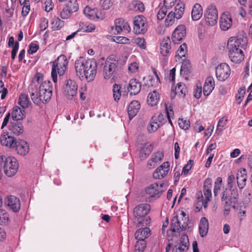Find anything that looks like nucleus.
<instances>
[{
    "mask_svg": "<svg viewBox=\"0 0 252 252\" xmlns=\"http://www.w3.org/2000/svg\"><path fill=\"white\" fill-rule=\"evenodd\" d=\"M139 157L142 159L146 158L151 153L153 147L151 144L148 143H141L139 146Z\"/></svg>",
    "mask_w": 252,
    "mask_h": 252,
    "instance_id": "30",
    "label": "nucleus"
},
{
    "mask_svg": "<svg viewBox=\"0 0 252 252\" xmlns=\"http://www.w3.org/2000/svg\"><path fill=\"white\" fill-rule=\"evenodd\" d=\"M151 230L147 227L138 229L135 234V237L137 240H145L150 235Z\"/></svg>",
    "mask_w": 252,
    "mask_h": 252,
    "instance_id": "34",
    "label": "nucleus"
},
{
    "mask_svg": "<svg viewBox=\"0 0 252 252\" xmlns=\"http://www.w3.org/2000/svg\"><path fill=\"white\" fill-rule=\"evenodd\" d=\"M9 221L8 214L4 210L0 209V224H6Z\"/></svg>",
    "mask_w": 252,
    "mask_h": 252,
    "instance_id": "52",
    "label": "nucleus"
},
{
    "mask_svg": "<svg viewBox=\"0 0 252 252\" xmlns=\"http://www.w3.org/2000/svg\"><path fill=\"white\" fill-rule=\"evenodd\" d=\"M187 52V46L186 43H184L181 45L176 52V61L177 59L179 60L182 59L184 61L185 59H182V58H185Z\"/></svg>",
    "mask_w": 252,
    "mask_h": 252,
    "instance_id": "40",
    "label": "nucleus"
},
{
    "mask_svg": "<svg viewBox=\"0 0 252 252\" xmlns=\"http://www.w3.org/2000/svg\"><path fill=\"white\" fill-rule=\"evenodd\" d=\"M72 13L69 11L67 7H64L60 13V16L62 19H65L68 18Z\"/></svg>",
    "mask_w": 252,
    "mask_h": 252,
    "instance_id": "60",
    "label": "nucleus"
},
{
    "mask_svg": "<svg viewBox=\"0 0 252 252\" xmlns=\"http://www.w3.org/2000/svg\"><path fill=\"white\" fill-rule=\"evenodd\" d=\"M178 124L180 128L183 129H188L190 126V123L188 120H184L183 119H179Z\"/></svg>",
    "mask_w": 252,
    "mask_h": 252,
    "instance_id": "59",
    "label": "nucleus"
},
{
    "mask_svg": "<svg viewBox=\"0 0 252 252\" xmlns=\"http://www.w3.org/2000/svg\"><path fill=\"white\" fill-rule=\"evenodd\" d=\"M133 43L136 44L137 46L142 49L146 48V42L144 38L142 37H135L132 39Z\"/></svg>",
    "mask_w": 252,
    "mask_h": 252,
    "instance_id": "47",
    "label": "nucleus"
},
{
    "mask_svg": "<svg viewBox=\"0 0 252 252\" xmlns=\"http://www.w3.org/2000/svg\"><path fill=\"white\" fill-rule=\"evenodd\" d=\"M232 20L229 13H223L220 16V28L223 31L228 30L232 26Z\"/></svg>",
    "mask_w": 252,
    "mask_h": 252,
    "instance_id": "20",
    "label": "nucleus"
},
{
    "mask_svg": "<svg viewBox=\"0 0 252 252\" xmlns=\"http://www.w3.org/2000/svg\"><path fill=\"white\" fill-rule=\"evenodd\" d=\"M51 25L52 29L54 30H59L63 27L64 23L58 17H55L53 19Z\"/></svg>",
    "mask_w": 252,
    "mask_h": 252,
    "instance_id": "46",
    "label": "nucleus"
},
{
    "mask_svg": "<svg viewBox=\"0 0 252 252\" xmlns=\"http://www.w3.org/2000/svg\"><path fill=\"white\" fill-rule=\"evenodd\" d=\"M113 97L115 101H118L121 96V87L115 84L113 86Z\"/></svg>",
    "mask_w": 252,
    "mask_h": 252,
    "instance_id": "50",
    "label": "nucleus"
},
{
    "mask_svg": "<svg viewBox=\"0 0 252 252\" xmlns=\"http://www.w3.org/2000/svg\"><path fill=\"white\" fill-rule=\"evenodd\" d=\"M187 92L185 85L182 83H178L175 89V94L179 96H184Z\"/></svg>",
    "mask_w": 252,
    "mask_h": 252,
    "instance_id": "43",
    "label": "nucleus"
},
{
    "mask_svg": "<svg viewBox=\"0 0 252 252\" xmlns=\"http://www.w3.org/2000/svg\"><path fill=\"white\" fill-rule=\"evenodd\" d=\"M222 178L220 177H218L215 182L213 192L215 197L217 196L219 194L222 185Z\"/></svg>",
    "mask_w": 252,
    "mask_h": 252,
    "instance_id": "48",
    "label": "nucleus"
},
{
    "mask_svg": "<svg viewBox=\"0 0 252 252\" xmlns=\"http://www.w3.org/2000/svg\"><path fill=\"white\" fill-rule=\"evenodd\" d=\"M115 25L120 26L125 33H128L130 31V28L127 22L122 19H116L115 21Z\"/></svg>",
    "mask_w": 252,
    "mask_h": 252,
    "instance_id": "42",
    "label": "nucleus"
},
{
    "mask_svg": "<svg viewBox=\"0 0 252 252\" xmlns=\"http://www.w3.org/2000/svg\"><path fill=\"white\" fill-rule=\"evenodd\" d=\"M208 201L206 198L204 199L203 196L201 192H199L197 194V202L199 206H203L204 208L207 207Z\"/></svg>",
    "mask_w": 252,
    "mask_h": 252,
    "instance_id": "51",
    "label": "nucleus"
},
{
    "mask_svg": "<svg viewBox=\"0 0 252 252\" xmlns=\"http://www.w3.org/2000/svg\"><path fill=\"white\" fill-rule=\"evenodd\" d=\"M26 116V112L24 109L18 106H14L11 112V117L13 120L18 121L23 120Z\"/></svg>",
    "mask_w": 252,
    "mask_h": 252,
    "instance_id": "29",
    "label": "nucleus"
},
{
    "mask_svg": "<svg viewBox=\"0 0 252 252\" xmlns=\"http://www.w3.org/2000/svg\"><path fill=\"white\" fill-rule=\"evenodd\" d=\"M30 101L28 95L25 94H21L19 98V104L23 108L28 107Z\"/></svg>",
    "mask_w": 252,
    "mask_h": 252,
    "instance_id": "44",
    "label": "nucleus"
},
{
    "mask_svg": "<svg viewBox=\"0 0 252 252\" xmlns=\"http://www.w3.org/2000/svg\"><path fill=\"white\" fill-rule=\"evenodd\" d=\"M66 7L69 8V11L71 12H74L78 9V4L75 0L69 1L67 2Z\"/></svg>",
    "mask_w": 252,
    "mask_h": 252,
    "instance_id": "56",
    "label": "nucleus"
},
{
    "mask_svg": "<svg viewBox=\"0 0 252 252\" xmlns=\"http://www.w3.org/2000/svg\"><path fill=\"white\" fill-rule=\"evenodd\" d=\"M170 171V163L164 162L153 173V177L156 179H161L166 177Z\"/></svg>",
    "mask_w": 252,
    "mask_h": 252,
    "instance_id": "14",
    "label": "nucleus"
},
{
    "mask_svg": "<svg viewBox=\"0 0 252 252\" xmlns=\"http://www.w3.org/2000/svg\"><path fill=\"white\" fill-rule=\"evenodd\" d=\"M246 36H233L227 41V49L229 58L231 61L239 63L244 59V54L242 49H245L247 45Z\"/></svg>",
    "mask_w": 252,
    "mask_h": 252,
    "instance_id": "2",
    "label": "nucleus"
},
{
    "mask_svg": "<svg viewBox=\"0 0 252 252\" xmlns=\"http://www.w3.org/2000/svg\"><path fill=\"white\" fill-rule=\"evenodd\" d=\"M163 158V153L161 151H158L153 153L148 162V166L150 168H155L158 164L161 161Z\"/></svg>",
    "mask_w": 252,
    "mask_h": 252,
    "instance_id": "21",
    "label": "nucleus"
},
{
    "mask_svg": "<svg viewBox=\"0 0 252 252\" xmlns=\"http://www.w3.org/2000/svg\"><path fill=\"white\" fill-rule=\"evenodd\" d=\"M16 150L19 155L25 156L30 150L28 143L25 140H20L16 142Z\"/></svg>",
    "mask_w": 252,
    "mask_h": 252,
    "instance_id": "28",
    "label": "nucleus"
},
{
    "mask_svg": "<svg viewBox=\"0 0 252 252\" xmlns=\"http://www.w3.org/2000/svg\"><path fill=\"white\" fill-rule=\"evenodd\" d=\"M128 70L131 73L136 72L139 69V65L136 62H132L128 65Z\"/></svg>",
    "mask_w": 252,
    "mask_h": 252,
    "instance_id": "61",
    "label": "nucleus"
},
{
    "mask_svg": "<svg viewBox=\"0 0 252 252\" xmlns=\"http://www.w3.org/2000/svg\"><path fill=\"white\" fill-rule=\"evenodd\" d=\"M228 122V118L226 116L222 117L219 121L216 130V133L218 135L221 134L222 131L224 129Z\"/></svg>",
    "mask_w": 252,
    "mask_h": 252,
    "instance_id": "39",
    "label": "nucleus"
},
{
    "mask_svg": "<svg viewBox=\"0 0 252 252\" xmlns=\"http://www.w3.org/2000/svg\"><path fill=\"white\" fill-rule=\"evenodd\" d=\"M134 7H135V10L136 11H138L140 12H142L144 11L145 10V6L144 4L139 1H137L134 2L133 3Z\"/></svg>",
    "mask_w": 252,
    "mask_h": 252,
    "instance_id": "62",
    "label": "nucleus"
},
{
    "mask_svg": "<svg viewBox=\"0 0 252 252\" xmlns=\"http://www.w3.org/2000/svg\"><path fill=\"white\" fill-rule=\"evenodd\" d=\"M165 189L166 188L164 184L154 183L146 187L145 191L146 193L149 195L148 199L149 201L150 202L159 198Z\"/></svg>",
    "mask_w": 252,
    "mask_h": 252,
    "instance_id": "9",
    "label": "nucleus"
},
{
    "mask_svg": "<svg viewBox=\"0 0 252 252\" xmlns=\"http://www.w3.org/2000/svg\"><path fill=\"white\" fill-rule=\"evenodd\" d=\"M167 9L166 7L162 6L158 10L157 14V18L159 20H162L165 16Z\"/></svg>",
    "mask_w": 252,
    "mask_h": 252,
    "instance_id": "55",
    "label": "nucleus"
},
{
    "mask_svg": "<svg viewBox=\"0 0 252 252\" xmlns=\"http://www.w3.org/2000/svg\"><path fill=\"white\" fill-rule=\"evenodd\" d=\"M134 31L136 34L144 33L148 29V25L146 19L142 15H138L134 18Z\"/></svg>",
    "mask_w": 252,
    "mask_h": 252,
    "instance_id": "12",
    "label": "nucleus"
},
{
    "mask_svg": "<svg viewBox=\"0 0 252 252\" xmlns=\"http://www.w3.org/2000/svg\"><path fill=\"white\" fill-rule=\"evenodd\" d=\"M212 180L209 178H207L204 182L203 193L205 198H206L208 201H210L212 198Z\"/></svg>",
    "mask_w": 252,
    "mask_h": 252,
    "instance_id": "27",
    "label": "nucleus"
},
{
    "mask_svg": "<svg viewBox=\"0 0 252 252\" xmlns=\"http://www.w3.org/2000/svg\"><path fill=\"white\" fill-rule=\"evenodd\" d=\"M209 228V223L208 220L206 218H202L200 220L199 226V231L200 236L202 237L205 236L208 232Z\"/></svg>",
    "mask_w": 252,
    "mask_h": 252,
    "instance_id": "36",
    "label": "nucleus"
},
{
    "mask_svg": "<svg viewBox=\"0 0 252 252\" xmlns=\"http://www.w3.org/2000/svg\"><path fill=\"white\" fill-rule=\"evenodd\" d=\"M68 61L66 56L61 55L55 60L52 65L51 77L55 83L57 82V74L59 75H63L67 68Z\"/></svg>",
    "mask_w": 252,
    "mask_h": 252,
    "instance_id": "6",
    "label": "nucleus"
},
{
    "mask_svg": "<svg viewBox=\"0 0 252 252\" xmlns=\"http://www.w3.org/2000/svg\"><path fill=\"white\" fill-rule=\"evenodd\" d=\"M186 34V29L185 26L181 25L178 26L174 31L172 35V39L174 44H178Z\"/></svg>",
    "mask_w": 252,
    "mask_h": 252,
    "instance_id": "17",
    "label": "nucleus"
},
{
    "mask_svg": "<svg viewBox=\"0 0 252 252\" xmlns=\"http://www.w3.org/2000/svg\"><path fill=\"white\" fill-rule=\"evenodd\" d=\"M171 40L168 36L164 37L160 42V49L161 54L164 56H166L171 50Z\"/></svg>",
    "mask_w": 252,
    "mask_h": 252,
    "instance_id": "26",
    "label": "nucleus"
},
{
    "mask_svg": "<svg viewBox=\"0 0 252 252\" xmlns=\"http://www.w3.org/2000/svg\"><path fill=\"white\" fill-rule=\"evenodd\" d=\"M151 209L150 205L147 203L136 206L133 210V216L137 222L138 226H147L150 222V219L147 216Z\"/></svg>",
    "mask_w": 252,
    "mask_h": 252,
    "instance_id": "5",
    "label": "nucleus"
},
{
    "mask_svg": "<svg viewBox=\"0 0 252 252\" xmlns=\"http://www.w3.org/2000/svg\"><path fill=\"white\" fill-rule=\"evenodd\" d=\"M77 85L74 81L67 80L66 82L64 93L69 99L72 98L77 94Z\"/></svg>",
    "mask_w": 252,
    "mask_h": 252,
    "instance_id": "16",
    "label": "nucleus"
},
{
    "mask_svg": "<svg viewBox=\"0 0 252 252\" xmlns=\"http://www.w3.org/2000/svg\"><path fill=\"white\" fill-rule=\"evenodd\" d=\"M215 85L214 78L211 76L208 77L203 86V93L204 95L208 96L213 90Z\"/></svg>",
    "mask_w": 252,
    "mask_h": 252,
    "instance_id": "25",
    "label": "nucleus"
},
{
    "mask_svg": "<svg viewBox=\"0 0 252 252\" xmlns=\"http://www.w3.org/2000/svg\"><path fill=\"white\" fill-rule=\"evenodd\" d=\"M118 62L112 57L107 58L103 67V76L105 79L112 78L118 69Z\"/></svg>",
    "mask_w": 252,
    "mask_h": 252,
    "instance_id": "8",
    "label": "nucleus"
},
{
    "mask_svg": "<svg viewBox=\"0 0 252 252\" xmlns=\"http://www.w3.org/2000/svg\"><path fill=\"white\" fill-rule=\"evenodd\" d=\"M115 25L120 26L125 33H128L130 31V28L127 22L122 19H116L115 21Z\"/></svg>",
    "mask_w": 252,
    "mask_h": 252,
    "instance_id": "41",
    "label": "nucleus"
},
{
    "mask_svg": "<svg viewBox=\"0 0 252 252\" xmlns=\"http://www.w3.org/2000/svg\"><path fill=\"white\" fill-rule=\"evenodd\" d=\"M79 28L77 31L79 32H91L95 29V26L92 23L80 22L79 24Z\"/></svg>",
    "mask_w": 252,
    "mask_h": 252,
    "instance_id": "37",
    "label": "nucleus"
},
{
    "mask_svg": "<svg viewBox=\"0 0 252 252\" xmlns=\"http://www.w3.org/2000/svg\"><path fill=\"white\" fill-rule=\"evenodd\" d=\"M84 13L91 20H97L99 19H102V18L100 17V13L99 12L97 8H92L89 6H86L84 9Z\"/></svg>",
    "mask_w": 252,
    "mask_h": 252,
    "instance_id": "22",
    "label": "nucleus"
},
{
    "mask_svg": "<svg viewBox=\"0 0 252 252\" xmlns=\"http://www.w3.org/2000/svg\"><path fill=\"white\" fill-rule=\"evenodd\" d=\"M227 185L228 188H232L235 186V178L233 175H230L227 178Z\"/></svg>",
    "mask_w": 252,
    "mask_h": 252,
    "instance_id": "63",
    "label": "nucleus"
},
{
    "mask_svg": "<svg viewBox=\"0 0 252 252\" xmlns=\"http://www.w3.org/2000/svg\"><path fill=\"white\" fill-rule=\"evenodd\" d=\"M29 91L33 102L38 105L42 102L46 103L50 100L52 95V84L49 80L43 81L37 88L34 87V84H31Z\"/></svg>",
    "mask_w": 252,
    "mask_h": 252,
    "instance_id": "3",
    "label": "nucleus"
},
{
    "mask_svg": "<svg viewBox=\"0 0 252 252\" xmlns=\"http://www.w3.org/2000/svg\"><path fill=\"white\" fill-rule=\"evenodd\" d=\"M189 243L187 235H183L180 239V243L174 246L172 252H184L187 251L189 247Z\"/></svg>",
    "mask_w": 252,
    "mask_h": 252,
    "instance_id": "18",
    "label": "nucleus"
},
{
    "mask_svg": "<svg viewBox=\"0 0 252 252\" xmlns=\"http://www.w3.org/2000/svg\"><path fill=\"white\" fill-rule=\"evenodd\" d=\"M113 40L119 44H129L130 40L128 38L124 36L115 37Z\"/></svg>",
    "mask_w": 252,
    "mask_h": 252,
    "instance_id": "57",
    "label": "nucleus"
},
{
    "mask_svg": "<svg viewBox=\"0 0 252 252\" xmlns=\"http://www.w3.org/2000/svg\"><path fill=\"white\" fill-rule=\"evenodd\" d=\"M146 247L145 240H137L135 245V252H143Z\"/></svg>",
    "mask_w": 252,
    "mask_h": 252,
    "instance_id": "49",
    "label": "nucleus"
},
{
    "mask_svg": "<svg viewBox=\"0 0 252 252\" xmlns=\"http://www.w3.org/2000/svg\"><path fill=\"white\" fill-rule=\"evenodd\" d=\"M237 183L238 187L240 189H242L246 185L247 179L246 170L243 169L237 173Z\"/></svg>",
    "mask_w": 252,
    "mask_h": 252,
    "instance_id": "32",
    "label": "nucleus"
},
{
    "mask_svg": "<svg viewBox=\"0 0 252 252\" xmlns=\"http://www.w3.org/2000/svg\"><path fill=\"white\" fill-rule=\"evenodd\" d=\"M141 88V83L137 79H132L129 82L127 90L130 94L135 95L140 92Z\"/></svg>",
    "mask_w": 252,
    "mask_h": 252,
    "instance_id": "24",
    "label": "nucleus"
},
{
    "mask_svg": "<svg viewBox=\"0 0 252 252\" xmlns=\"http://www.w3.org/2000/svg\"><path fill=\"white\" fill-rule=\"evenodd\" d=\"M203 10L201 5L199 3H196L193 6L191 11V17L193 20L197 21L202 16Z\"/></svg>",
    "mask_w": 252,
    "mask_h": 252,
    "instance_id": "35",
    "label": "nucleus"
},
{
    "mask_svg": "<svg viewBox=\"0 0 252 252\" xmlns=\"http://www.w3.org/2000/svg\"><path fill=\"white\" fill-rule=\"evenodd\" d=\"M166 122L164 116L162 114L154 115L150 121L147 126V130L150 133L156 131Z\"/></svg>",
    "mask_w": 252,
    "mask_h": 252,
    "instance_id": "11",
    "label": "nucleus"
},
{
    "mask_svg": "<svg viewBox=\"0 0 252 252\" xmlns=\"http://www.w3.org/2000/svg\"><path fill=\"white\" fill-rule=\"evenodd\" d=\"M43 80V76L41 74L39 73H37L36 75H35L34 77L33 78L32 83L31 84L34 85V87L35 88H38L37 85L40 84L42 82Z\"/></svg>",
    "mask_w": 252,
    "mask_h": 252,
    "instance_id": "54",
    "label": "nucleus"
},
{
    "mask_svg": "<svg viewBox=\"0 0 252 252\" xmlns=\"http://www.w3.org/2000/svg\"><path fill=\"white\" fill-rule=\"evenodd\" d=\"M2 158V166L5 174L8 177H12L18 171L19 163L17 159L13 157H0Z\"/></svg>",
    "mask_w": 252,
    "mask_h": 252,
    "instance_id": "7",
    "label": "nucleus"
},
{
    "mask_svg": "<svg viewBox=\"0 0 252 252\" xmlns=\"http://www.w3.org/2000/svg\"><path fill=\"white\" fill-rule=\"evenodd\" d=\"M176 19V18L173 14L172 11L169 12L165 20V25L167 26L173 25L175 23Z\"/></svg>",
    "mask_w": 252,
    "mask_h": 252,
    "instance_id": "53",
    "label": "nucleus"
},
{
    "mask_svg": "<svg viewBox=\"0 0 252 252\" xmlns=\"http://www.w3.org/2000/svg\"><path fill=\"white\" fill-rule=\"evenodd\" d=\"M230 74V69L226 63H221L216 67V76L219 81H225L229 77Z\"/></svg>",
    "mask_w": 252,
    "mask_h": 252,
    "instance_id": "13",
    "label": "nucleus"
},
{
    "mask_svg": "<svg viewBox=\"0 0 252 252\" xmlns=\"http://www.w3.org/2000/svg\"><path fill=\"white\" fill-rule=\"evenodd\" d=\"M202 94V87L200 83L197 84L196 86V88L194 92V96L196 98H199L200 97Z\"/></svg>",
    "mask_w": 252,
    "mask_h": 252,
    "instance_id": "64",
    "label": "nucleus"
},
{
    "mask_svg": "<svg viewBox=\"0 0 252 252\" xmlns=\"http://www.w3.org/2000/svg\"><path fill=\"white\" fill-rule=\"evenodd\" d=\"M16 139L8 133L3 132L0 136V143L2 145L9 148H14L16 145Z\"/></svg>",
    "mask_w": 252,
    "mask_h": 252,
    "instance_id": "19",
    "label": "nucleus"
},
{
    "mask_svg": "<svg viewBox=\"0 0 252 252\" xmlns=\"http://www.w3.org/2000/svg\"><path fill=\"white\" fill-rule=\"evenodd\" d=\"M76 75L81 79L85 78L88 82L93 81L95 77L97 70L96 61L94 59L85 60L80 57L75 62Z\"/></svg>",
    "mask_w": 252,
    "mask_h": 252,
    "instance_id": "1",
    "label": "nucleus"
},
{
    "mask_svg": "<svg viewBox=\"0 0 252 252\" xmlns=\"http://www.w3.org/2000/svg\"><path fill=\"white\" fill-rule=\"evenodd\" d=\"M230 192H231V195H230V199L231 201H233L232 200L234 199L235 201H236V199L238 198L239 197V192L238 190L237 189L236 187L230 188L229 189Z\"/></svg>",
    "mask_w": 252,
    "mask_h": 252,
    "instance_id": "58",
    "label": "nucleus"
},
{
    "mask_svg": "<svg viewBox=\"0 0 252 252\" xmlns=\"http://www.w3.org/2000/svg\"><path fill=\"white\" fill-rule=\"evenodd\" d=\"M160 94L157 91L155 90L150 92L147 97V102L151 106H156L159 102Z\"/></svg>",
    "mask_w": 252,
    "mask_h": 252,
    "instance_id": "33",
    "label": "nucleus"
},
{
    "mask_svg": "<svg viewBox=\"0 0 252 252\" xmlns=\"http://www.w3.org/2000/svg\"><path fill=\"white\" fill-rule=\"evenodd\" d=\"M140 107V104L139 101L133 100L129 104L127 111L129 118L131 120L138 113Z\"/></svg>",
    "mask_w": 252,
    "mask_h": 252,
    "instance_id": "31",
    "label": "nucleus"
},
{
    "mask_svg": "<svg viewBox=\"0 0 252 252\" xmlns=\"http://www.w3.org/2000/svg\"><path fill=\"white\" fill-rule=\"evenodd\" d=\"M5 205L8 209L13 212H18L21 207V202L19 198L14 195H9L7 197Z\"/></svg>",
    "mask_w": 252,
    "mask_h": 252,
    "instance_id": "15",
    "label": "nucleus"
},
{
    "mask_svg": "<svg viewBox=\"0 0 252 252\" xmlns=\"http://www.w3.org/2000/svg\"><path fill=\"white\" fill-rule=\"evenodd\" d=\"M221 199L222 201L225 202V204L231 203L234 201H231L229 193L227 188H223L222 191L221 193Z\"/></svg>",
    "mask_w": 252,
    "mask_h": 252,
    "instance_id": "45",
    "label": "nucleus"
},
{
    "mask_svg": "<svg viewBox=\"0 0 252 252\" xmlns=\"http://www.w3.org/2000/svg\"><path fill=\"white\" fill-rule=\"evenodd\" d=\"M189 222L188 216L182 210H177L174 214L171 220V231L180 233L186 229Z\"/></svg>",
    "mask_w": 252,
    "mask_h": 252,
    "instance_id": "4",
    "label": "nucleus"
},
{
    "mask_svg": "<svg viewBox=\"0 0 252 252\" xmlns=\"http://www.w3.org/2000/svg\"><path fill=\"white\" fill-rule=\"evenodd\" d=\"M8 129L11 133L16 135L22 134L24 131L23 124L17 121L11 122L9 125Z\"/></svg>",
    "mask_w": 252,
    "mask_h": 252,
    "instance_id": "23",
    "label": "nucleus"
},
{
    "mask_svg": "<svg viewBox=\"0 0 252 252\" xmlns=\"http://www.w3.org/2000/svg\"><path fill=\"white\" fill-rule=\"evenodd\" d=\"M204 17L206 24L210 26L215 25L218 21V15L216 7L214 5H209L206 10Z\"/></svg>",
    "mask_w": 252,
    "mask_h": 252,
    "instance_id": "10",
    "label": "nucleus"
},
{
    "mask_svg": "<svg viewBox=\"0 0 252 252\" xmlns=\"http://www.w3.org/2000/svg\"><path fill=\"white\" fill-rule=\"evenodd\" d=\"M185 11V5L183 3H178L176 5L174 11H172L176 20L182 18Z\"/></svg>",
    "mask_w": 252,
    "mask_h": 252,
    "instance_id": "38",
    "label": "nucleus"
}]
</instances>
